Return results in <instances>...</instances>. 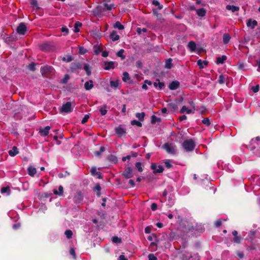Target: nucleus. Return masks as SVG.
<instances>
[{"instance_id": "49530a36", "label": "nucleus", "mask_w": 260, "mask_h": 260, "mask_svg": "<svg viewBox=\"0 0 260 260\" xmlns=\"http://www.w3.org/2000/svg\"><path fill=\"white\" fill-rule=\"evenodd\" d=\"M113 27L114 28H118L119 30H122L124 29V26L122 25L119 21H116L114 24Z\"/></svg>"}, {"instance_id": "473e14b6", "label": "nucleus", "mask_w": 260, "mask_h": 260, "mask_svg": "<svg viewBox=\"0 0 260 260\" xmlns=\"http://www.w3.org/2000/svg\"><path fill=\"white\" fill-rule=\"evenodd\" d=\"M191 257H192V255L189 252H185L182 255V260H189Z\"/></svg>"}, {"instance_id": "c756f323", "label": "nucleus", "mask_w": 260, "mask_h": 260, "mask_svg": "<svg viewBox=\"0 0 260 260\" xmlns=\"http://www.w3.org/2000/svg\"><path fill=\"white\" fill-rule=\"evenodd\" d=\"M172 59L171 58H168L165 61V68L168 69H171L173 67Z\"/></svg>"}, {"instance_id": "5701e85b", "label": "nucleus", "mask_w": 260, "mask_h": 260, "mask_svg": "<svg viewBox=\"0 0 260 260\" xmlns=\"http://www.w3.org/2000/svg\"><path fill=\"white\" fill-rule=\"evenodd\" d=\"M187 46L191 52L194 51L196 49V44L193 41H190L188 43Z\"/></svg>"}, {"instance_id": "680f3d73", "label": "nucleus", "mask_w": 260, "mask_h": 260, "mask_svg": "<svg viewBox=\"0 0 260 260\" xmlns=\"http://www.w3.org/2000/svg\"><path fill=\"white\" fill-rule=\"evenodd\" d=\"M233 241L234 243L240 244L241 242V238L240 236H238L234 237Z\"/></svg>"}, {"instance_id": "338daca9", "label": "nucleus", "mask_w": 260, "mask_h": 260, "mask_svg": "<svg viewBox=\"0 0 260 260\" xmlns=\"http://www.w3.org/2000/svg\"><path fill=\"white\" fill-rule=\"evenodd\" d=\"M94 51L96 55L99 54L102 51V48L100 47H98V46L95 45L94 46Z\"/></svg>"}, {"instance_id": "de8ad7c7", "label": "nucleus", "mask_w": 260, "mask_h": 260, "mask_svg": "<svg viewBox=\"0 0 260 260\" xmlns=\"http://www.w3.org/2000/svg\"><path fill=\"white\" fill-rule=\"evenodd\" d=\"M107 106L106 105H103L100 109V112H101V114L102 115H105L107 113Z\"/></svg>"}, {"instance_id": "1a4fd4ad", "label": "nucleus", "mask_w": 260, "mask_h": 260, "mask_svg": "<svg viewBox=\"0 0 260 260\" xmlns=\"http://www.w3.org/2000/svg\"><path fill=\"white\" fill-rule=\"evenodd\" d=\"M116 134L118 137H121L126 134V129L122 126L119 125L115 128Z\"/></svg>"}, {"instance_id": "c85d7f7f", "label": "nucleus", "mask_w": 260, "mask_h": 260, "mask_svg": "<svg viewBox=\"0 0 260 260\" xmlns=\"http://www.w3.org/2000/svg\"><path fill=\"white\" fill-rule=\"evenodd\" d=\"M102 6L104 7L105 11H110L115 8L113 4L109 5L107 3H104Z\"/></svg>"}, {"instance_id": "a878e982", "label": "nucleus", "mask_w": 260, "mask_h": 260, "mask_svg": "<svg viewBox=\"0 0 260 260\" xmlns=\"http://www.w3.org/2000/svg\"><path fill=\"white\" fill-rule=\"evenodd\" d=\"M207 11L204 8H200L197 10V14L200 17H204L206 15Z\"/></svg>"}, {"instance_id": "f8f14e48", "label": "nucleus", "mask_w": 260, "mask_h": 260, "mask_svg": "<svg viewBox=\"0 0 260 260\" xmlns=\"http://www.w3.org/2000/svg\"><path fill=\"white\" fill-rule=\"evenodd\" d=\"M115 62L111 61H105L104 63V69L105 70H109L110 69H113L115 68L114 66Z\"/></svg>"}, {"instance_id": "6e6d98bb", "label": "nucleus", "mask_w": 260, "mask_h": 260, "mask_svg": "<svg viewBox=\"0 0 260 260\" xmlns=\"http://www.w3.org/2000/svg\"><path fill=\"white\" fill-rule=\"evenodd\" d=\"M135 167L138 171L140 172H142L143 170L142 167V164L140 162H137L135 164Z\"/></svg>"}, {"instance_id": "5fc2aeb1", "label": "nucleus", "mask_w": 260, "mask_h": 260, "mask_svg": "<svg viewBox=\"0 0 260 260\" xmlns=\"http://www.w3.org/2000/svg\"><path fill=\"white\" fill-rule=\"evenodd\" d=\"M238 68L240 70L245 71L246 69H245L244 63L242 61H239L237 63Z\"/></svg>"}, {"instance_id": "4c0bfd02", "label": "nucleus", "mask_w": 260, "mask_h": 260, "mask_svg": "<svg viewBox=\"0 0 260 260\" xmlns=\"http://www.w3.org/2000/svg\"><path fill=\"white\" fill-rule=\"evenodd\" d=\"M82 25V24L79 22L77 21L74 24V32H78L80 31L79 27H81Z\"/></svg>"}, {"instance_id": "bb28decb", "label": "nucleus", "mask_w": 260, "mask_h": 260, "mask_svg": "<svg viewBox=\"0 0 260 260\" xmlns=\"http://www.w3.org/2000/svg\"><path fill=\"white\" fill-rule=\"evenodd\" d=\"M227 59V57L225 55H222L221 57H218L216 58V62L217 64H223L224 61Z\"/></svg>"}, {"instance_id": "a19ab883", "label": "nucleus", "mask_w": 260, "mask_h": 260, "mask_svg": "<svg viewBox=\"0 0 260 260\" xmlns=\"http://www.w3.org/2000/svg\"><path fill=\"white\" fill-rule=\"evenodd\" d=\"M108 160L110 162L116 164L117 161V158L116 156L111 154L108 156Z\"/></svg>"}, {"instance_id": "aec40b11", "label": "nucleus", "mask_w": 260, "mask_h": 260, "mask_svg": "<svg viewBox=\"0 0 260 260\" xmlns=\"http://www.w3.org/2000/svg\"><path fill=\"white\" fill-rule=\"evenodd\" d=\"M93 87V81L91 80L86 82L84 84V88L86 90H89Z\"/></svg>"}, {"instance_id": "4d7b16f0", "label": "nucleus", "mask_w": 260, "mask_h": 260, "mask_svg": "<svg viewBox=\"0 0 260 260\" xmlns=\"http://www.w3.org/2000/svg\"><path fill=\"white\" fill-rule=\"evenodd\" d=\"M202 123L207 126H209L211 124L210 120L209 118H205L202 120Z\"/></svg>"}, {"instance_id": "f257e3e1", "label": "nucleus", "mask_w": 260, "mask_h": 260, "mask_svg": "<svg viewBox=\"0 0 260 260\" xmlns=\"http://www.w3.org/2000/svg\"><path fill=\"white\" fill-rule=\"evenodd\" d=\"M195 147V142L191 139L186 140L182 143V147L186 152L192 151Z\"/></svg>"}, {"instance_id": "423d86ee", "label": "nucleus", "mask_w": 260, "mask_h": 260, "mask_svg": "<svg viewBox=\"0 0 260 260\" xmlns=\"http://www.w3.org/2000/svg\"><path fill=\"white\" fill-rule=\"evenodd\" d=\"M27 27L23 22H21L17 28V32L20 35H24L27 31Z\"/></svg>"}, {"instance_id": "39448f33", "label": "nucleus", "mask_w": 260, "mask_h": 260, "mask_svg": "<svg viewBox=\"0 0 260 260\" xmlns=\"http://www.w3.org/2000/svg\"><path fill=\"white\" fill-rule=\"evenodd\" d=\"M54 69L52 67L46 66L41 68V72L43 75L48 76L52 73Z\"/></svg>"}, {"instance_id": "ea45409f", "label": "nucleus", "mask_w": 260, "mask_h": 260, "mask_svg": "<svg viewBox=\"0 0 260 260\" xmlns=\"http://www.w3.org/2000/svg\"><path fill=\"white\" fill-rule=\"evenodd\" d=\"M152 4L156 6H157V10H160L163 8V5L160 4L159 2L157 0H153L152 2Z\"/></svg>"}, {"instance_id": "58836bf2", "label": "nucleus", "mask_w": 260, "mask_h": 260, "mask_svg": "<svg viewBox=\"0 0 260 260\" xmlns=\"http://www.w3.org/2000/svg\"><path fill=\"white\" fill-rule=\"evenodd\" d=\"M161 122V119L160 118L157 117L154 115L151 116V122L152 124H155L156 122L159 123Z\"/></svg>"}, {"instance_id": "2f4dec72", "label": "nucleus", "mask_w": 260, "mask_h": 260, "mask_svg": "<svg viewBox=\"0 0 260 260\" xmlns=\"http://www.w3.org/2000/svg\"><path fill=\"white\" fill-rule=\"evenodd\" d=\"M231 36L229 34H224L223 35V43L224 44H227L231 40Z\"/></svg>"}, {"instance_id": "a211bd4d", "label": "nucleus", "mask_w": 260, "mask_h": 260, "mask_svg": "<svg viewBox=\"0 0 260 260\" xmlns=\"http://www.w3.org/2000/svg\"><path fill=\"white\" fill-rule=\"evenodd\" d=\"M41 50L43 51H48L52 49V46L47 43H44L40 46Z\"/></svg>"}, {"instance_id": "bf43d9fd", "label": "nucleus", "mask_w": 260, "mask_h": 260, "mask_svg": "<svg viewBox=\"0 0 260 260\" xmlns=\"http://www.w3.org/2000/svg\"><path fill=\"white\" fill-rule=\"evenodd\" d=\"M70 76L68 74H66L64 77L62 79L61 83L62 84H66L68 81L70 79Z\"/></svg>"}, {"instance_id": "393cba45", "label": "nucleus", "mask_w": 260, "mask_h": 260, "mask_svg": "<svg viewBox=\"0 0 260 260\" xmlns=\"http://www.w3.org/2000/svg\"><path fill=\"white\" fill-rule=\"evenodd\" d=\"M27 171L28 175L32 177L34 176L37 173L36 169L32 166L28 168Z\"/></svg>"}, {"instance_id": "0eeeda50", "label": "nucleus", "mask_w": 260, "mask_h": 260, "mask_svg": "<svg viewBox=\"0 0 260 260\" xmlns=\"http://www.w3.org/2000/svg\"><path fill=\"white\" fill-rule=\"evenodd\" d=\"M150 168L153 170V173L155 174L162 173L164 170L162 166H157L155 163L152 164L150 166Z\"/></svg>"}, {"instance_id": "603ef678", "label": "nucleus", "mask_w": 260, "mask_h": 260, "mask_svg": "<svg viewBox=\"0 0 260 260\" xmlns=\"http://www.w3.org/2000/svg\"><path fill=\"white\" fill-rule=\"evenodd\" d=\"M30 5L33 8H36L37 9H40L37 0H31Z\"/></svg>"}, {"instance_id": "cd10ccee", "label": "nucleus", "mask_w": 260, "mask_h": 260, "mask_svg": "<svg viewBox=\"0 0 260 260\" xmlns=\"http://www.w3.org/2000/svg\"><path fill=\"white\" fill-rule=\"evenodd\" d=\"M1 193H6L7 196H10L11 194V190L9 186H7L6 187H3L1 188Z\"/></svg>"}, {"instance_id": "69168bd1", "label": "nucleus", "mask_w": 260, "mask_h": 260, "mask_svg": "<svg viewBox=\"0 0 260 260\" xmlns=\"http://www.w3.org/2000/svg\"><path fill=\"white\" fill-rule=\"evenodd\" d=\"M218 82L219 84H223L225 82V77L223 75H220L219 77Z\"/></svg>"}, {"instance_id": "4be33fe9", "label": "nucleus", "mask_w": 260, "mask_h": 260, "mask_svg": "<svg viewBox=\"0 0 260 260\" xmlns=\"http://www.w3.org/2000/svg\"><path fill=\"white\" fill-rule=\"evenodd\" d=\"M18 152H19V151L18 150V149H17V147H16V146H13L12 147V149L10 150L8 152L9 154L11 156H15L16 154H17L18 153Z\"/></svg>"}, {"instance_id": "9b49d317", "label": "nucleus", "mask_w": 260, "mask_h": 260, "mask_svg": "<svg viewBox=\"0 0 260 260\" xmlns=\"http://www.w3.org/2000/svg\"><path fill=\"white\" fill-rule=\"evenodd\" d=\"M105 12L104 7L102 5L98 6L93 11L95 16L100 15Z\"/></svg>"}, {"instance_id": "7ed1b4c3", "label": "nucleus", "mask_w": 260, "mask_h": 260, "mask_svg": "<svg viewBox=\"0 0 260 260\" xmlns=\"http://www.w3.org/2000/svg\"><path fill=\"white\" fill-rule=\"evenodd\" d=\"M72 111L73 108L72 107V104L70 102H68L66 104H63L59 109L60 113H69Z\"/></svg>"}, {"instance_id": "c9c22d12", "label": "nucleus", "mask_w": 260, "mask_h": 260, "mask_svg": "<svg viewBox=\"0 0 260 260\" xmlns=\"http://www.w3.org/2000/svg\"><path fill=\"white\" fill-rule=\"evenodd\" d=\"M145 116V113L144 112L137 113L136 114V117L140 121H143L144 120Z\"/></svg>"}, {"instance_id": "f3484780", "label": "nucleus", "mask_w": 260, "mask_h": 260, "mask_svg": "<svg viewBox=\"0 0 260 260\" xmlns=\"http://www.w3.org/2000/svg\"><path fill=\"white\" fill-rule=\"evenodd\" d=\"M196 226H194L193 225L190 224H187V225L182 226V228L185 229V232L187 233L189 232H194L197 231L196 229Z\"/></svg>"}, {"instance_id": "79ce46f5", "label": "nucleus", "mask_w": 260, "mask_h": 260, "mask_svg": "<svg viewBox=\"0 0 260 260\" xmlns=\"http://www.w3.org/2000/svg\"><path fill=\"white\" fill-rule=\"evenodd\" d=\"M105 150V148L102 146H101L100 150L99 151H96L94 152V154L96 156H100L101 155L102 153L104 152Z\"/></svg>"}, {"instance_id": "09e8293b", "label": "nucleus", "mask_w": 260, "mask_h": 260, "mask_svg": "<svg viewBox=\"0 0 260 260\" xmlns=\"http://www.w3.org/2000/svg\"><path fill=\"white\" fill-rule=\"evenodd\" d=\"M112 241L113 243H115L116 244H120L122 242L121 239L118 237L117 236L113 237Z\"/></svg>"}, {"instance_id": "8fccbe9b", "label": "nucleus", "mask_w": 260, "mask_h": 260, "mask_svg": "<svg viewBox=\"0 0 260 260\" xmlns=\"http://www.w3.org/2000/svg\"><path fill=\"white\" fill-rule=\"evenodd\" d=\"M124 52V50L121 49L116 53L117 56L120 57L122 60L125 58V56L123 55Z\"/></svg>"}, {"instance_id": "e433bc0d", "label": "nucleus", "mask_w": 260, "mask_h": 260, "mask_svg": "<svg viewBox=\"0 0 260 260\" xmlns=\"http://www.w3.org/2000/svg\"><path fill=\"white\" fill-rule=\"evenodd\" d=\"M208 62L206 60L202 61L201 59H199L197 61V64L199 66L200 69L204 68L203 65L207 66Z\"/></svg>"}, {"instance_id": "37998d69", "label": "nucleus", "mask_w": 260, "mask_h": 260, "mask_svg": "<svg viewBox=\"0 0 260 260\" xmlns=\"http://www.w3.org/2000/svg\"><path fill=\"white\" fill-rule=\"evenodd\" d=\"M129 80H130V77H129V74L126 72H124L123 73L122 80L124 82H127Z\"/></svg>"}, {"instance_id": "0e129e2a", "label": "nucleus", "mask_w": 260, "mask_h": 260, "mask_svg": "<svg viewBox=\"0 0 260 260\" xmlns=\"http://www.w3.org/2000/svg\"><path fill=\"white\" fill-rule=\"evenodd\" d=\"M165 166L166 168L170 169L173 167V165L171 164L170 160L169 159H167L164 162Z\"/></svg>"}, {"instance_id": "72a5a7b5", "label": "nucleus", "mask_w": 260, "mask_h": 260, "mask_svg": "<svg viewBox=\"0 0 260 260\" xmlns=\"http://www.w3.org/2000/svg\"><path fill=\"white\" fill-rule=\"evenodd\" d=\"M256 232L254 230H251L249 231L248 233V237L249 238V240L252 242L255 239V236Z\"/></svg>"}, {"instance_id": "a18cd8bd", "label": "nucleus", "mask_w": 260, "mask_h": 260, "mask_svg": "<svg viewBox=\"0 0 260 260\" xmlns=\"http://www.w3.org/2000/svg\"><path fill=\"white\" fill-rule=\"evenodd\" d=\"M64 235L68 239H70L72 238L73 232L71 230H67L64 232Z\"/></svg>"}, {"instance_id": "dca6fc26", "label": "nucleus", "mask_w": 260, "mask_h": 260, "mask_svg": "<svg viewBox=\"0 0 260 260\" xmlns=\"http://www.w3.org/2000/svg\"><path fill=\"white\" fill-rule=\"evenodd\" d=\"M246 25L251 29H254V27L257 25V22L255 20H252L251 19H248L247 20Z\"/></svg>"}, {"instance_id": "9d476101", "label": "nucleus", "mask_w": 260, "mask_h": 260, "mask_svg": "<svg viewBox=\"0 0 260 260\" xmlns=\"http://www.w3.org/2000/svg\"><path fill=\"white\" fill-rule=\"evenodd\" d=\"M164 148L169 153L175 154L176 153V149L168 143H165L164 144Z\"/></svg>"}, {"instance_id": "20e7f679", "label": "nucleus", "mask_w": 260, "mask_h": 260, "mask_svg": "<svg viewBox=\"0 0 260 260\" xmlns=\"http://www.w3.org/2000/svg\"><path fill=\"white\" fill-rule=\"evenodd\" d=\"M122 176L125 179L131 178L134 176V171L131 167H125L122 173Z\"/></svg>"}, {"instance_id": "052dcab7", "label": "nucleus", "mask_w": 260, "mask_h": 260, "mask_svg": "<svg viewBox=\"0 0 260 260\" xmlns=\"http://www.w3.org/2000/svg\"><path fill=\"white\" fill-rule=\"evenodd\" d=\"M155 239L156 242H158V240H157V236L155 234H152L151 236H149L147 237V239L150 241H152L153 240V239Z\"/></svg>"}, {"instance_id": "e2e57ef3", "label": "nucleus", "mask_w": 260, "mask_h": 260, "mask_svg": "<svg viewBox=\"0 0 260 260\" xmlns=\"http://www.w3.org/2000/svg\"><path fill=\"white\" fill-rule=\"evenodd\" d=\"M90 116L89 114H86L84 115V117L82 119L81 123L82 124H85L86 122H87L88 119L89 118Z\"/></svg>"}, {"instance_id": "4468645a", "label": "nucleus", "mask_w": 260, "mask_h": 260, "mask_svg": "<svg viewBox=\"0 0 260 260\" xmlns=\"http://www.w3.org/2000/svg\"><path fill=\"white\" fill-rule=\"evenodd\" d=\"M51 127L49 126H46L44 128H41L39 129V133L42 136H47L49 134V131Z\"/></svg>"}, {"instance_id": "6e6552de", "label": "nucleus", "mask_w": 260, "mask_h": 260, "mask_svg": "<svg viewBox=\"0 0 260 260\" xmlns=\"http://www.w3.org/2000/svg\"><path fill=\"white\" fill-rule=\"evenodd\" d=\"M83 200V195L81 191H78L73 198V201L76 204L82 203Z\"/></svg>"}, {"instance_id": "2eb2a0df", "label": "nucleus", "mask_w": 260, "mask_h": 260, "mask_svg": "<svg viewBox=\"0 0 260 260\" xmlns=\"http://www.w3.org/2000/svg\"><path fill=\"white\" fill-rule=\"evenodd\" d=\"M180 82L177 80L172 81L169 85V88L172 90H176L179 87Z\"/></svg>"}, {"instance_id": "ddd939ff", "label": "nucleus", "mask_w": 260, "mask_h": 260, "mask_svg": "<svg viewBox=\"0 0 260 260\" xmlns=\"http://www.w3.org/2000/svg\"><path fill=\"white\" fill-rule=\"evenodd\" d=\"M90 173L92 176L94 177H96L98 179H101L102 178V176L101 173L100 172H98L96 171V168L95 167H92L90 170Z\"/></svg>"}, {"instance_id": "774afa93", "label": "nucleus", "mask_w": 260, "mask_h": 260, "mask_svg": "<svg viewBox=\"0 0 260 260\" xmlns=\"http://www.w3.org/2000/svg\"><path fill=\"white\" fill-rule=\"evenodd\" d=\"M148 257V260H157L156 256H155L153 253L149 254Z\"/></svg>"}, {"instance_id": "c03bdc74", "label": "nucleus", "mask_w": 260, "mask_h": 260, "mask_svg": "<svg viewBox=\"0 0 260 260\" xmlns=\"http://www.w3.org/2000/svg\"><path fill=\"white\" fill-rule=\"evenodd\" d=\"M168 107L172 110L175 111L177 109L178 106L176 103H170L168 104Z\"/></svg>"}, {"instance_id": "f704fd0d", "label": "nucleus", "mask_w": 260, "mask_h": 260, "mask_svg": "<svg viewBox=\"0 0 260 260\" xmlns=\"http://www.w3.org/2000/svg\"><path fill=\"white\" fill-rule=\"evenodd\" d=\"M152 14L153 15L155 16L157 18V19L159 20H161L162 19V15L161 14L159 13L157 11V9H152Z\"/></svg>"}, {"instance_id": "3c124183", "label": "nucleus", "mask_w": 260, "mask_h": 260, "mask_svg": "<svg viewBox=\"0 0 260 260\" xmlns=\"http://www.w3.org/2000/svg\"><path fill=\"white\" fill-rule=\"evenodd\" d=\"M110 85L111 87H114V88H117L118 86V81H110Z\"/></svg>"}, {"instance_id": "b1692460", "label": "nucleus", "mask_w": 260, "mask_h": 260, "mask_svg": "<svg viewBox=\"0 0 260 260\" xmlns=\"http://www.w3.org/2000/svg\"><path fill=\"white\" fill-rule=\"evenodd\" d=\"M83 69L86 71L87 76H89L91 74V68L89 64L85 63L83 66Z\"/></svg>"}, {"instance_id": "13d9d810", "label": "nucleus", "mask_w": 260, "mask_h": 260, "mask_svg": "<svg viewBox=\"0 0 260 260\" xmlns=\"http://www.w3.org/2000/svg\"><path fill=\"white\" fill-rule=\"evenodd\" d=\"M131 123L132 125H136L139 127H141L142 126V124L140 122V121H137V120H133L131 121Z\"/></svg>"}, {"instance_id": "6ab92c4d", "label": "nucleus", "mask_w": 260, "mask_h": 260, "mask_svg": "<svg viewBox=\"0 0 260 260\" xmlns=\"http://www.w3.org/2000/svg\"><path fill=\"white\" fill-rule=\"evenodd\" d=\"M110 38L113 41H116L118 40L120 37L117 35V32L115 30H113L110 35Z\"/></svg>"}, {"instance_id": "f03ea898", "label": "nucleus", "mask_w": 260, "mask_h": 260, "mask_svg": "<svg viewBox=\"0 0 260 260\" xmlns=\"http://www.w3.org/2000/svg\"><path fill=\"white\" fill-rule=\"evenodd\" d=\"M82 68V63L77 60L72 62L70 65V70L72 73H75L77 70H81Z\"/></svg>"}, {"instance_id": "864d4df0", "label": "nucleus", "mask_w": 260, "mask_h": 260, "mask_svg": "<svg viewBox=\"0 0 260 260\" xmlns=\"http://www.w3.org/2000/svg\"><path fill=\"white\" fill-rule=\"evenodd\" d=\"M36 63L32 62L28 65V68L30 71L34 72L36 70Z\"/></svg>"}, {"instance_id": "7c9ffc66", "label": "nucleus", "mask_w": 260, "mask_h": 260, "mask_svg": "<svg viewBox=\"0 0 260 260\" xmlns=\"http://www.w3.org/2000/svg\"><path fill=\"white\" fill-rule=\"evenodd\" d=\"M226 9L228 10H231L232 12H235L239 10V7L234 5H227L226 6Z\"/></svg>"}, {"instance_id": "412c9836", "label": "nucleus", "mask_w": 260, "mask_h": 260, "mask_svg": "<svg viewBox=\"0 0 260 260\" xmlns=\"http://www.w3.org/2000/svg\"><path fill=\"white\" fill-rule=\"evenodd\" d=\"M53 193L55 195L61 196L63 193V188L61 185L58 187V191L55 189L53 190Z\"/></svg>"}]
</instances>
